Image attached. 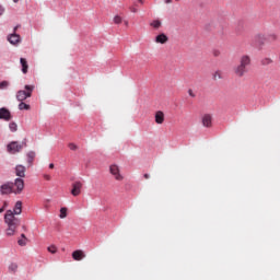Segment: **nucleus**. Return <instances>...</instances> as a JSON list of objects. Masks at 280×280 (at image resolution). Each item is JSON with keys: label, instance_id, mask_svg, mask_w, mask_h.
Here are the masks:
<instances>
[{"label": "nucleus", "instance_id": "6", "mask_svg": "<svg viewBox=\"0 0 280 280\" xmlns=\"http://www.w3.org/2000/svg\"><path fill=\"white\" fill-rule=\"evenodd\" d=\"M234 73L238 78H244V75H246V73H248V69L245 66H242L240 63L236 68H234Z\"/></svg>", "mask_w": 280, "mask_h": 280}, {"label": "nucleus", "instance_id": "10", "mask_svg": "<svg viewBox=\"0 0 280 280\" xmlns=\"http://www.w3.org/2000/svg\"><path fill=\"white\" fill-rule=\"evenodd\" d=\"M84 257H86V255H84V252L81 249H77L72 253V259H74V261H82Z\"/></svg>", "mask_w": 280, "mask_h": 280}, {"label": "nucleus", "instance_id": "37", "mask_svg": "<svg viewBox=\"0 0 280 280\" xmlns=\"http://www.w3.org/2000/svg\"><path fill=\"white\" fill-rule=\"evenodd\" d=\"M264 38V35H257L256 40H261Z\"/></svg>", "mask_w": 280, "mask_h": 280}, {"label": "nucleus", "instance_id": "2", "mask_svg": "<svg viewBox=\"0 0 280 280\" xmlns=\"http://www.w3.org/2000/svg\"><path fill=\"white\" fill-rule=\"evenodd\" d=\"M34 85H25L24 90H19L16 92V100L18 102H25L28 97H32V94L34 93Z\"/></svg>", "mask_w": 280, "mask_h": 280}, {"label": "nucleus", "instance_id": "31", "mask_svg": "<svg viewBox=\"0 0 280 280\" xmlns=\"http://www.w3.org/2000/svg\"><path fill=\"white\" fill-rule=\"evenodd\" d=\"M267 39L268 40H277V35L276 34H269Z\"/></svg>", "mask_w": 280, "mask_h": 280}, {"label": "nucleus", "instance_id": "27", "mask_svg": "<svg viewBox=\"0 0 280 280\" xmlns=\"http://www.w3.org/2000/svg\"><path fill=\"white\" fill-rule=\"evenodd\" d=\"M68 148H69L70 150H72L73 152H75V150H78V144L71 142V143L68 144Z\"/></svg>", "mask_w": 280, "mask_h": 280}, {"label": "nucleus", "instance_id": "40", "mask_svg": "<svg viewBox=\"0 0 280 280\" xmlns=\"http://www.w3.org/2000/svg\"><path fill=\"white\" fill-rule=\"evenodd\" d=\"M49 170H54V163L49 164Z\"/></svg>", "mask_w": 280, "mask_h": 280}, {"label": "nucleus", "instance_id": "17", "mask_svg": "<svg viewBox=\"0 0 280 280\" xmlns=\"http://www.w3.org/2000/svg\"><path fill=\"white\" fill-rule=\"evenodd\" d=\"M20 62L22 66V73H27V69H30V66L27 65V59L21 58Z\"/></svg>", "mask_w": 280, "mask_h": 280}, {"label": "nucleus", "instance_id": "39", "mask_svg": "<svg viewBox=\"0 0 280 280\" xmlns=\"http://www.w3.org/2000/svg\"><path fill=\"white\" fill-rule=\"evenodd\" d=\"M3 11H4L3 7L0 5V16H1V14H3Z\"/></svg>", "mask_w": 280, "mask_h": 280}, {"label": "nucleus", "instance_id": "19", "mask_svg": "<svg viewBox=\"0 0 280 280\" xmlns=\"http://www.w3.org/2000/svg\"><path fill=\"white\" fill-rule=\"evenodd\" d=\"M161 25H162L161 20H154L150 23V26L153 27L154 30H159Z\"/></svg>", "mask_w": 280, "mask_h": 280}, {"label": "nucleus", "instance_id": "13", "mask_svg": "<svg viewBox=\"0 0 280 280\" xmlns=\"http://www.w3.org/2000/svg\"><path fill=\"white\" fill-rule=\"evenodd\" d=\"M9 43H11V45H16L19 43H21V36L19 34H11L8 37Z\"/></svg>", "mask_w": 280, "mask_h": 280}, {"label": "nucleus", "instance_id": "41", "mask_svg": "<svg viewBox=\"0 0 280 280\" xmlns=\"http://www.w3.org/2000/svg\"><path fill=\"white\" fill-rule=\"evenodd\" d=\"M144 178H145V179L150 178V174H148V173L144 174Z\"/></svg>", "mask_w": 280, "mask_h": 280}, {"label": "nucleus", "instance_id": "21", "mask_svg": "<svg viewBox=\"0 0 280 280\" xmlns=\"http://www.w3.org/2000/svg\"><path fill=\"white\" fill-rule=\"evenodd\" d=\"M35 158H36L35 152L31 151L27 153L28 163H33Z\"/></svg>", "mask_w": 280, "mask_h": 280}, {"label": "nucleus", "instance_id": "33", "mask_svg": "<svg viewBox=\"0 0 280 280\" xmlns=\"http://www.w3.org/2000/svg\"><path fill=\"white\" fill-rule=\"evenodd\" d=\"M44 178H45V180H51V175H49V174H44Z\"/></svg>", "mask_w": 280, "mask_h": 280}, {"label": "nucleus", "instance_id": "38", "mask_svg": "<svg viewBox=\"0 0 280 280\" xmlns=\"http://www.w3.org/2000/svg\"><path fill=\"white\" fill-rule=\"evenodd\" d=\"M136 3H140V5H143V0H136Z\"/></svg>", "mask_w": 280, "mask_h": 280}, {"label": "nucleus", "instance_id": "9", "mask_svg": "<svg viewBox=\"0 0 280 280\" xmlns=\"http://www.w3.org/2000/svg\"><path fill=\"white\" fill-rule=\"evenodd\" d=\"M201 121H202V126H205V128H211L213 118L211 117L210 114H205L201 118Z\"/></svg>", "mask_w": 280, "mask_h": 280}, {"label": "nucleus", "instance_id": "4", "mask_svg": "<svg viewBox=\"0 0 280 280\" xmlns=\"http://www.w3.org/2000/svg\"><path fill=\"white\" fill-rule=\"evenodd\" d=\"M109 172L114 176L115 180H124V175H121V172L119 170V166L117 164H113L109 166Z\"/></svg>", "mask_w": 280, "mask_h": 280}, {"label": "nucleus", "instance_id": "35", "mask_svg": "<svg viewBox=\"0 0 280 280\" xmlns=\"http://www.w3.org/2000/svg\"><path fill=\"white\" fill-rule=\"evenodd\" d=\"M9 268H10V270H16V268H19V266H16V264H12Z\"/></svg>", "mask_w": 280, "mask_h": 280}, {"label": "nucleus", "instance_id": "42", "mask_svg": "<svg viewBox=\"0 0 280 280\" xmlns=\"http://www.w3.org/2000/svg\"><path fill=\"white\" fill-rule=\"evenodd\" d=\"M132 7L138 8L139 4H137V2L135 1Z\"/></svg>", "mask_w": 280, "mask_h": 280}, {"label": "nucleus", "instance_id": "16", "mask_svg": "<svg viewBox=\"0 0 280 280\" xmlns=\"http://www.w3.org/2000/svg\"><path fill=\"white\" fill-rule=\"evenodd\" d=\"M0 191L2 195L12 194V186L10 184H4L1 186Z\"/></svg>", "mask_w": 280, "mask_h": 280}, {"label": "nucleus", "instance_id": "25", "mask_svg": "<svg viewBox=\"0 0 280 280\" xmlns=\"http://www.w3.org/2000/svg\"><path fill=\"white\" fill-rule=\"evenodd\" d=\"M122 21H124V19H121V16H119V15H116L114 18L115 25H121Z\"/></svg>", "mask_w": 280, "mask_h": 280}, {"label": "nucleus", "instance_id": "14", "mask_svg": "<svg viewBox=\"0 0 280 280\" xmlns=\"http://www.w3.org/2000/svg\"><path fill=\"white\" fill-rule=\"evenodd\" d=\"M165 121V114L162 110L155 113V124H163Z\"/></svg>", "mask_w": 280, "mask_h": 280}, {"label": "nucleus", "instance_id": "30", "mask_svg": "<svg viewBox=\"0 0 280 280\" xmlns=\"http://www.w3.org/2000/svg\"><path fill=\"white\" fill-rule=\"evenodd\" d=\"M262 65H271V62H272V59H270V58H265V59H262Z\"/></svg>", "mask_w": 280, "mask_h": 280}, {"label": "nucleus", "instance_id": "45", "mask_svg": "<svg viewBox=\"0 0 280 280\" xmlns=\"http://www.w3.org/2000/svg\"><path fill=\"white\" fill-rule=\"evenodd\" d=\"M14 1V3H19V0H13Z\"/></svg>", "mask_w": 280, "mask_h": 280}, {"label": "nucleus", "instance_id": "5", "mask_svg": "<svg viewBox=\"0 0 280 280\" xmlns=\"http://www.w3.org/2000/svg\"><path fill=\"white\" fill-rule=\"evenodd\" d=\"M0 119L3 121H10L12 119V113L5 107L0 108Z\"/></svg>", "mask_w": 280, "mask_h": 280}, {"label": "nucleus", "instance_id": "15", "mask_svg": "<svg viewBox=\"0 0 280 280\" xmlns=\"http://www.w3.org/2000/svg\"><path fill=\"white\" fill-rule=\"evenodd\" d=\"M15 174L16 176H19L20 178H25V166L23 165H18L15 167Z\"/></svg>", "mask_w": 280, "mask_h": 280}, {"label": "nucleus", "instance_id": "23", "mask_svg": "<svg viewBox=\"0 0 280 280\" xmlns=\"http://www.w3.org/2000/svg\"><path fill=\"white\" fill-rule=\"evenodd\" d=\"M213 80H222V71L218 70L212 75Z\"/></svg>", "mask_w": 280, "mask_h": 280}, {"label": "nucleus", "instance_id": "34", "mask_svg": "<svg viewBox=\"0 0 280 280\" xmlns=\"http://www.w3.org/2000/svg\"><path fill=\"white\" fill-rule=\"evenodd\" d=\"M5 207H8V202H4L3 207L0 208V213H3V211H5Z\"/></svg>", "mask_w": 280, "mask_h": 280}, {"label": "nucleus", "instance_id": "7", "mask_svg": "<svg viewBox=\"0 0 280 280\" xmlns=\"http://www.w3.org/2000/svg\"><path fill=\"white\" fill-rule=\"evenodd\" d=\"M14 185L16 187V190H13L14 194H21L25 189V182L21 178H16Z\"/></svg>", "mask_w": 280, "mask_h": 280}, {"label": "nucleus", "instance_id": "36", "mask_svg": "<svg viewBox=\"0 0 280 280\" xmlns=\"http://www.w3.org/2000/svg\"><path fill=\"white\" fill-rule=\"evenodd\" d=\"M188 94L190 95V97H196V94L194 93V90H188Z\"/></svg>", "mask_w": 280, "mask_h": 280}, {"label": "nucleus", "instance_id": "11", "mask_svg": "<svg viewBox=\"0 0 280 280\" xmlns=\"http://www.w3.org/2000/svg\"><path fill=\"white\" fill-rule=\"evenodd\" d=\"M168 40H170V38L164 33H162L155 37V43H158L160 45H165V43H167Z\"/></svg>", "mask_w": 280, "mask_h": 280}, {"label": "nucleus", "instance_id": "28", "mask_svg": "<svg viewBox=\"0 0 280 280\" xmlns=\"http://www.w3.org/2000/svg\"><path fill=\"white\" fill-rule=\"evenodd\" d=\"M48 250H49L52 255H55V253L58 252V248H56V246L51 245V246L48 247Z\"/></svg>", "mask_w": 280, "mask_h": 280}, {"label": "nucleus", "instance_id": "18", "mask_svg": "<svg viewBox=\"0 0 280 280\" xmlns=\"http://www.w3.org/2000/svg\"><path fill=\"white\" fill-rule=\"evenodd\" d=\"M19 110H30L32 107L30 104H26L25 102H21L18 106Z\"/></svg>", "mask_w": 280, "mask_h": 280}, {"label": "nucleus", "instance_id": "8", "mask_svg": "<svg viewBox=\"0 0 280 280\" xmlns=\"http://www.w3.org/2000/svg\"><path fill=\"white\" fill-rule=\"evenodd\" d=\"M71 194H72V196H80V194H82V184H81V182H74L72 184Z\"/></svg>", "mask_w": 280, "mask_h": 280}, {"label": "nucleus", "instance_id": "22", "mask_svg": "<svg viewBox=\"0 0 280 280\" xmlns=\"http://www.w3.org/2000/svg\"><path fill=\"white\" fill-rule=\"evenodd\" d=\"M67 211H68V209L65 208V207L60 209L59 218H60L61 220H65V218H67Z\"/></svg>", "mask_w": 280, "mask_h": 280}, {"label": "nucleus", "instance_id": "20", "mask_svg": "<svg viewBox=\"0 0 280 280\" xmlns=\"http://www.w3.org/2000/svg\"><path fill=\"white\" fill-rule=\"evenodd\" d=\"M21 236H22V238H20V240L18 241L19 246H26V244H27V238L25 237V234H22Z\"/></svg>", "mask_w": 280, "mask_h": 280}, {"label": "nucleus", "instance_id": "32", "mask_svg": "<svg viewBox=\"0 0 280 280\" xmlns=\"http://www.w3.org/2000/svg\"><path fill=\"white\" fill-rule=\"evenodd\" d=\"M130 12H132L133 14H137V12H139V9H137V7H130L129 8Z\"/></svg>", "mask_w": 280, "mask_h": 280}, {"label": "nucleus", "instance_id": "24", "mask_svg": "<svg viewBox=\"0 0 280 280\" xmlns=\"http://www.w3.org/2000/svg\"><path fill=\"white\" fill-rule=\"evenodd\" d=\"M9 128H10L11 132H16L19 126L16 125V122H10Z\"/></svg>", "mask_w": 280, "mask_h": 280}, {"label": "nucleus", "instance_id": "43", "mask_svg": "<svg viewBox=\"0 0 280 280\" xmlns=\"http://www.w3.org/2000/svg\"><path fill=\"white\" fill-rule=\"evenodd\" d=\"M173 0H165V3H172Z\"/></svg>", "mask_w": 280, "mask_h": 280}, {"label": "nucleus", "instance_id": "29", "mask_svg": "<svg viewBox=\"0 0 280 280\" xmlns=\"http://www.w3.org/2000/svg\"><path fill=\"white\" fill-rule=\"evenodd\" d=\"M221 51L219 50V49H214L213 51H212V55L214 56V58H219V56H221Z\"/></svg>", "mask_w": 280, "mask_h": 280}, {"label": "nucleus", "instance_id": "26", "mask_svg": "<svg viewBox=\"0 0 280 280\" xmlns=\"http://www.w3.org/2000/svg\"><path fill=\"white\" fill-rule=\"evenodd\" d=\"M8 86H10V83L8 81H2L0 83V90L3 91V89H7Z\"/></svg>", "mask_w": 280, "mask_h": 280}, {"label": "nucleus", "instance_id": "12", "mask_svg": "<svg viewBox=\"0 0 280 280\" xmlns=\"http://www.w3.org/2000/svg\"><path fill=\"white\" fill-rule=\"evenodd\" d=\"M240 65L247 69V67L250 65V56L243 55L240 59Z\"/></svg>", "mask_w": 280, "mask_h": 280}, {"label": "nucleus", "instance_id": "44", "mask_svg": "<svg viewBox=\"0 0 280 280\" xmlns=\"http://www.w3.org/2000/svg\"><path fill=\"white\" fill-rule=\"evenodd\" d=\"M125 25L128 27V21H125Z\"/></svg>", "mask_w": 280, "mask_h": 280}, {"label": "nucleus", "instance_id": "1", "mask_svg": "<svg viewBox=\"0 0 280 280\" xmlns=\"http://www.w3.org/2000/svg\"><path fill=\"white\" fill-rule=\"evenodd\" d=\"M23 213V202L16 201L14 210H8L4 214V222L8 225L7 229V235H14V231H16L19 224H21V221H19V218L14 215H21Z\"/></svg>", "mask_w": 280, "mask_h": 280}, {"label": "nucleus", "instance_id": "3", "mask_svg": "<svg viewBox=\"0 0 280 280\" xmlns=\"http://www.w3.org/2000/svg\"><path fill=\"white\" fill-rule=\"evenodd\" d=\"M23 145H27V143L19 144L16 141H12L7 145V151L9 154H16L18 152H21L23 150Z\"/></svg>", "mask_w": 280, "mask_h": 280}]
</instances>
